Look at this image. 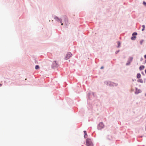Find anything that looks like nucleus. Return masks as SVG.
I'll return each instance as SVG.
<instances>
[{
	"label": "nucleus",
	"mask_w": 146,
	"mask_h": 146,
	"mask_svg": "<svg viewBox=\"0 0 146 146\" xmlns=\"http://www.w3.org/2000/svg\"><path fill=\"white\" fill-rule=\"evenodd\" d=\"M86 145L87 146H93V144L90 139H87L86 141Z\"/></svg>",
	"instance_id": "obj_1"
},
{
	"label": "nucleus",
	"mask_w": 146,
	"mask_h": 146,
	"mask_svg": "<svg viewBox=\"0 0 146 146\" xmlns=\"http://www.w3.org/2000/svg\"><path fill=\"white\" fill-rule=\"evenodd\" d=\"M107 84L109 86H116L117 85V84L110 81H108L107 83Z\"/></svg>",
	"instance_id": "obj_2"
},
{
	"label": "nucleus",
	"mask_w": 146,
	"mask_h": 146,
	"mask_svg": "<svg viewBox=\"0 0 146 146\" xmlns=\"http://www.w3.org/2000/svg\"><path fill=\"white\" fill-rule=\"evenodd\" d=\"M104 127V125L102 122L100 123L98 126V129H101Z\"/></svg>",
	"instance_id": "obj_3"
},
{
	"label": "nucleus",
	"mask_w": 146,
	"mask_h": 146,
	"mask_svg": "<svg viewBox=\"0 0 146 146\" xmlns=\"http://www.w3.org/2000/svg\"><path fill=\"white\" fill-rule=\"evenodd\" d=\"M72 54L70 52H68L66 55V56L65 57V59L66 60H67L69 59L72 56Z\"/></svg>",
	"instance_id": "obj_4"
},
{
	"label": "nucleus",
	"mask_w": 146,
	"mask_h": 146,
	"mask_svg": "<svg viewBox=\"0 0 146 146\" xmlns=\"http://www.w3.org/2000/svg\"><path fill=\"white\" fill-rule=\"evenodd\" d=\"M54 19H55L58 22H60V23H61L62 20L61 19H60L58 17H54Z\"/></svg>",
	"instance_id": "obj_5"
},
{
	"label": "nucleus",
	"mask_w": 146,
	"mask_h": 146,
	"mask_svg": "<svg viewBox=\"0 0 146 146\" xmlns=\"http://www.w3.org/2000/svg\"><path fill=\"white\" fill-rule=\"evenodd\" d=\"M53 64L54 66L55 67H57L58 66V63H57L56 61H54L53 62Z\"/></svg>",
	"instance_id": "obj_6"
},
{
	"label": "nucleus",
	"mask_w": 146,
	"mask_h": 146,
	"mask_svg": "<svg viewBox=\"0 0 146 146\" xmlns=\"http://www.w3.org/2000/svg\"><path fill=\"white\" fill-rule=\"evenodd\" d=\"M84 134H85L84 135V137L85 138H86L87 137V135L86 133V131H84Z\"/></svg>",
	"instance_id": "obj_7"
},
{
	"label": "nucleus",
	"mask_w": 146,
	"mask_h": 146,
	"mask_svg": "<svg viewBox=\"0 0 146 146\" xmlns=\"http://www.w3.org/2000/svg\"><path fill=\"white\" fill-rule=\"evenodd\" d=\"M144 66H140L139 69L140 70H141L144 68Z\"/></svg>",
	"instance_id": "obj_8"
},
{
	"label": "nucleus",
	"mask_w": 146,
	"mask_h": 146,
	"mask_svg": "<svg viewBox=\"0 0 146 146\" xmlns=\"http://www.w3.org/2000/svg\"><path fill=\"white\" fill-rule=\"evenodd\" d=\"M141 77V75L140 73L137 74V78H140Z\"/></svg>",
	"instance_id": "obj_9"
},
{
	"label": "nucleus",
	"mask_w": 146,
	"mask_h": 146,
	"mask_svg": "<svg viewBox=\"0 0 146 146\" xmlns=\"http://www.w3.org/2000/svg\"><path fill=\"white\" fill-rule=\"evenodd\" d=\"M136 38V36H133L131 37V39L132 40H135Z\"/></svg>",
	"instance_id": "obj_10"
},
{
	"label": "nucleus",
	"mask_w": 146,
	"mask_h": 146,
	"mask_svg": "<svg viewBox=\"0 0 146 146\" xmlns=\"http://www.w3.org/2000/svg\"><path fill=\"white\" fill-rule=\"evenodd\" d=\"M35 69L36 70L38 69H39V66L38 65H36L35 67Z\"/></svg>",
	"instance_id": "obj_11"
},
{
	"label": "nucleus",
	"mask_w": 146,
	"mask_h": 146,
	"mask_svg": "<svg viewBox=\"0 0 146 146\" xmlns=\"http://www.w3.org/2000/svg\"><path fill=\"white\" fill-rule=\"evenodd\" d=\"M142 27H143V29H142V31H143L145 29V26L144 25H143L142 26Z\"/></svg>",
	"instance_id": "obj_12"
},
{
	"label": "nucleus",
	"mask_w": 146,
	"mask_h": 146,
	"mask_svg": "<svg viewBox=\"0 0 146 146\" xmlns=\"http://www.w3.org/2000/svg\"><path fill=\"white\" fill-rule=\"evenodd\" d=\"M137 35V33L134 32V33H133V34H132V35L133 36L136 35Z\"/></svg>",
	"instance_id": "obj_13"
},
{
	"label": "nucleus",
	"mask_w": 146,
	"mask_h": 146,
	"mask_svg": "<svg viewBox=\"0 0 146 146\" xmlns=\"http://www.w3.org/2000/svg\"><path fill=\"white\" fill-rule=\"evenodd\" d=\"M143 42V40H141L140 41V44H142Z\"/></svg>",
	"instance_id": "obj_14"
},
{
	"label": "nucleus",
	"mask_w": 146,
	"mask_h": 146,
	"mask_svg": "<svg viewBox=\"0 0 146 146\" xmlns=\"http://www.w3.org/2000/svg\"><path fill=\"white\" fill-rule=\"evenodd\" d=\"M138 82H142V80L141 79H139L138 80Z\"/></svg>",
	"instance_id": "obj_15"
},
{
	"label": "nucleus",
	"mask_w": 146,
	"mask_h": 146,
	"mask_svg": "<svg viewBox=\"0 0 146 146\" xmlns=\"http://www.w3.org/2000/svg\"><path fill=\"white\" fill-rule=\"evenodd\" d=\"M120 43L119 42H118V47H119L120 46Z\"/></svg>",
	"instance_id": "obj_16"
},
{
	"label": "nucleus",
	"mask_w": 146,
	"mask_h": 146,
	"mask_svg": "<svg viewBox=\"0 0 146 146\" xmlns=\"http://www.w3.org/2000/svg\"><path fill=\"white\" fill-rule=\"evenodd\" d=\"M143 5L146 6V3L145 2L143 1Z\"/></svg>",
	"instance_id": "obj_17"
},
{
	"label": "nucleus",
	"mask_w": 146,
	"mask_h": 146,
	"mask_svg": "<svg viewBox=\"0 0 146 146\" xmlns=\"http://www.w3.org/2000/svg\"><path fill=\"white\" fill-rule=\"evenodd\" d=\"M66 21H67V19L66 18H65V22L66 23Z\"/></svg>",
	"instance_id": "obj_18"
},
{
	"label": "nucleus",
	"mask_w": 146,
	"mask_h": 146,
	"mask_svg": "<svg viewBox=\"0 0 146 146\" xmlns=\"http://www.w3.org/2000/svg\"><path fill=\"white\" fill-rule=\"evenodd\" d=\"M144 58H145L146 59V54L144 56Z\"/></svg>",
	"instance_id": "obj_19"
},
{
	"label": "nucleus",
	"mask_w": 146,
	"mask_h": 146,
	"mask_svg": "<svg viewBox=\"0 0 146 146\" xmlns=\"http://www.w3.org/2000/svg\"><path fill=\"white\" fill-rule=\"evenodd\" d=\"M103 68H104V67H103V66H102V67H101V69H103Z\"/></svg>",
	"instance_id": "obj_20"
},
{
	"label": "nucleus",
	"mask_w": 146,
	"mask_h": 146,
	"mask_svg": "<svg viewBox=\"0 0 146 146\" xmlns=\"http://www.w3.org/2000/svg\"><path fill=\"white\" fill-rule=\"evenodd\" d=\"M2 85V84H0V86H1Z\"/></svg>",
	"instance_id": "obj_21"
},
{
	"label": "nucleus",
	"mask_w": 146,
	"mask_h": 146,
	"mask_svg": "<svg viewBox=\"0 0 146 146\" xmlns=\"http://www.w3.org/2000/svg\"><path fill=\"white\" fill-rule=\"evenodd\" d=\"M145 72L146 73V69L145 70Z\"/></svg>",
	"instance_id": "obj_22"
},
{
	"label": "nucleus",
	"mask_w": 146,
	"mask_h": 146,
	"mask_svg": "<svg viewBox=\"0 0 146 146\" xmlns=\"http://www.w3.org/2000/svg\"><path fill=\"white\" fill-rule=\"evenodd\" d=\"M61 25H63V23H62L61 24Z\"/></svg>",
	"instance_id": "obj_23"
},
{
	"label": "nucleus",
	"mask_w": 146,
	"mask_h": 146,
	"mask_svg": "<svg viewBox=\"0 0 146 146\" xmlns=\"http://www.w3.org/2000/svg\"><path fill=\"white\" fill-rule=\"evenodd\" d=\"M118 51H117V52H116V53H117V52H118Z\"/></svg>",
	"instance_id": "obj_24"
},
{
	"label": "nucleus",
	"mask_w": 146,
	"mask_h": 146,
	"mask_svg": "<svg viewBox=\"0 0 146 146\" xmlns=\"http://www.w3.org/2000/svg\"><path fill=\"white\" fill-rule=\"evenodd\" d=\"M139 92H137V93L138 94Z\"/></svg>",
	"instance_id": "obj_25"
},
{
	"label": "nucleus",
	"mask_w": 146,
	"mask_h": 146,
	"mask_svg": "<svg viewBox=\"0 0 146 146\" xmlns=\"http://www.w3.org/2000/svg\"><path fill=\"white\" fill-rule=\"evenodd\" d=\"M145 62L146 63V60H145Z\"/></svg>",
	"instance_id": "obj_26"
},
{
	"label": "nucleus",
	"mask_w": 146,
	"mask_h": 146,
	"mask_svg": "<svg viewBox=\"0 0 146 146\" xmlns=\"http://www.w3.org/2000/svg\"><path fill=\"white\" fill-rule=\"evenodd\" d=\"M25 80H27V79L26 78L25 79Z\"/></svg>",
	"instance_id": "obj_27"
},
{
	"label": "nucleus",
	"mask_w": 146,
	"mask_h": 146,
	"mask_svg": "<svg viewBox=\"0 0 146 146\" xmlns=\"http://www.w3.org/2000/svg\"><path fill=\"white\" fill-rule=\"evenodd\" d=\"M145 96H146V94H145Z\"/></svg>",
	"instance_id": "obj_28"
}]
</instances>
